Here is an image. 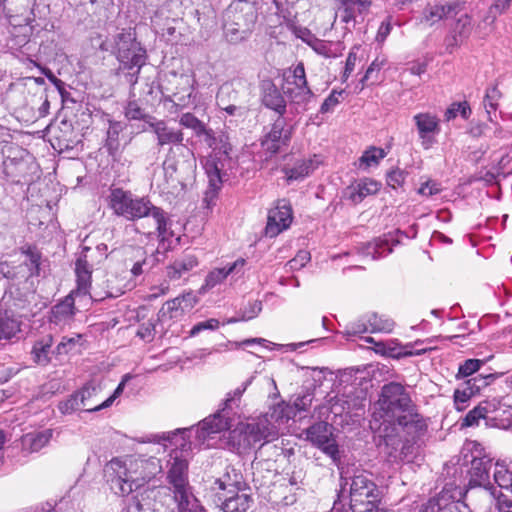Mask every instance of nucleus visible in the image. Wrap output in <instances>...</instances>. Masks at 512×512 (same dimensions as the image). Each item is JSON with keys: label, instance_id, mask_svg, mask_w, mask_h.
Wrapping results in <instances>:
<instances>
[{"label": "nucleus", "instance_id": "1", "mask_svg": "<svg viewBox=\"0 0 512 512\" xmlns=\"http://www.w3.org/2000/svg\"><path fill=\"white\" fill-rule=\"evenodd\" d=\"M108 206L115 215L128 221L152 217L155 230H149L145 235L148 239H156L164 250L171 248L174 238L175 241L179 240L171 229L172 222L168 214L155 206L148 197H139L130 191L115 188L108 196Z\"/></svg>", "mask_w": 512, "mask_h": 512}, {"label": "nucleus", "instance_id": "2", "mask_svg": "<svg viewBox=\"0 0 512 512\" xmlns=\"http://www.w3.org/2000/svg\"><path fill=\"white\" fill-rule=\"evenodd\" d=\"M373 418L375 421L382 420L383 423L390 425L398 424L407 429H414L415 432H421L426 428L424 419L415 411L409 393L397 382H390L382 387L379 399L375 403Z\"/></svg>", "mask_w": 512, "mask_h": 512}, {"label": "nucleus", "instance_id": "3", "mask_svg": "<svg viewBox=\"0 0 512 512\" xmlns=\"http://www.w3.org/2000/svg\"><path fill=\"white\" fill-rule=\"evenodd\" d=\"M162 465L155 457L114 458L104 468V475L111 489L119 495H128L151 481L162 472Z\"/></svg>", "mask_w": 512, "mask_h": 512}, {"label": "nucleus", "instance_id": "4", "mask_svg": "<svg viewBox=\"0 0 512 512\" xmlns=\"http://www.w3.org/2000/svg\"><path fill=\"white\" fill-rule=\"evenodd\" d=\"M154 440L158 443L168 441L176 446L170 452L167 461V481L171 485L174 500L193 495L188 483V461L183 455V452L190 448V444L186 442L180 430L155 435Z\"/></svg>", "mask_w": 512, "mask_h": 512}, {"label": "nucleus", "instance_id": "5", "mask_svg": "<svg viewBox=\"0 0 512 512\" xmlns=\"http://www.w3.org/2000/svg\"><path fill=\"white\" fill-rule=\"evenodd\" d=\"M93 251L89 247H84L75 263V273L77 277V289L67 295L61 302L54 305L51 309L50 322L58 326L69 325L76 313L75 297L85 296L91 286V275L93 265Z\"/></svg>", "mask_w": 512, "mask_h": 512}, {"label": "nucleus", "instance_id": "6", "mask_svg": "<svg viewBox=\"0 0 512 512\" xmlns=\"http://www.w3.org/2000/svg\"><path fill=\"white\" fill-rule=\"evenodd\" d=\"M197 167L193 151L186 145L172 146L162 164V180L157 185L163 191L177 188L193 176Z\"/></svg>", "mask_w": 512, "mask_h": 512}, {"label": "nucleus", "instance_id": "7", "mask_svg": "<svg viewBox=\"0 0 512 512\" xmlns=\"http://www.w3.org/2000/svg\"><path fill=\"white\" fill-rule=\"evenodd\" d=\"M113 53L120 63V70H128L127 81L131 86L136 85L142 66L146 63V50L136 40V34L131 29H123L114 37Z\"/></svg>", "mask_w": 512, "mask_h": 512}, {"label": "nucleus", "instance_id": "8", "mask_svg": "<svg viewBox=\"0 0 512 512\" xmlns=\"http://www.w3.org/2000/svg\"><path fill=\"white\" fill-rule=\"evenodd\" d=\"M278 438L274 424L269 423L268 417H258L246 423H239L231 432V440L238 449L247 450L255 444L270 442Z\"/></svg>", "mask_w": 512, "mask_h": 512}, {"label": "nucleus", "instance_id": "9", "mask_svg": "<svg viewBox=\"0 0 512 512\" xmlns=\"http://www.w3.org/2000/svg\"><path fill=\"white\" fill-rule=\"evenodd\" d=\"M349 486L348 497L351 506L354 507L358 504L367 505V510L372 511L375 504L379 501V490L377 485L372 479L364 472L355 474L351 481L349 478L341 474V490L338 498L345 497L346 487Z\"/></svg>", "mask_w": 512, "mask_h": 512}, {"label": "nucleus", "instance_id": "10", "mask_svg": "<svg viewBox=\"0 0 512 512\" xmlns=\"http://www.w3.org/2000/svg\"><path fill=\"white\" fill-rule=\"evenodd\" d=\"M292 136V127L287 125L284 117H277L270 130L261 140L262 150L266 153V158L272 157L287 147Z\"/></svg>", "mask_w": 512, "mask_h": 512}, {"label": "nucleus", "instance_id": "11", "mask_svg": "<svg viewBox=\"0 0 512 512\" xmlns=\"http://www.w3.org/2000/svg\"><path fill=\"white\" fill-rule=\"evenodd\" d=\"M131 379L129 374L123 376L122 381L119 383L114 393L108 397L105 401L97 404L95 397L100 392V386L94 382L85 384L80 390L76 391L80 404H82L83 411L95 412L107 408L112 405L114 400L121 395L124 390L126 382Z\"/></svg>", "mask_w": 512, "mask_h": 512}, {"label": "nucleus", "instance_id": "12", "mask_svg": "<svg viewBox=\"0 0 512 512\" xmlns=\"http://www.w3.org/2000/svg\"><path fill=\"white\" fill-rule=\"evenodd\" d=\"M306 438L334 462L339 459L338 445L332 438V426L327 422L320 421L310 426L306 430Z\"/></svg>", "mask_w": 512, "mask_h": 512}, {"label": "nucleus", "instance_id": "13", "mask_svg": "<svg viewBox=\"0 0 512 512\" xmlns=\"http://www.w3.org/2000/svg\"><path fill=\"white\" fill-rule=\"evenodd\" d=\"M174 82L176 84L175 90L168 94L162 92L163 101L171 103L170 112H178L192 103L194 81L189 76L181 74L179 76L174 75Z\"/></svg>", "mask_w": 512, "mask_h": 512}, {"label": "nucleus", "instance_id": "14", "mask_svg": "<svg viewBox=\"0 0 512 512\" xmlns=\"http://www.w3.org/2000/svg\"><path fill=\"white\" fill-rule=\"evenodd\" d=\"M394 321L388 317L371 313L363 316L347 326V334L356 335L366 332L390 333L394 328Z\"/></svg>", "mask_w": 512, "mask_h": 512}, {"label": "nucleus", "instance_id": "15", "mask_svg": "<svg viewBox=\"0 0 512 512\" xmlns=\"http://www.w3.org/2000/svg\"><path fill=\"white\" fill-rule=\"evenodd\" d=\"M413 121L417 128L421 146L428 150L435 143V137L440 132V120L439 118L429 112L418 113L413 116Z\"/></svg>", "mask_w": 512, "mask_h": 512}, {"label": "nucleus", "instance_id": "16", "mask_svg": "<svg viewBox=\"0 0 512 512\" xmlns=\"http://www.w3.org/2000/svg\"><path fill=\"white\" fill-rule=\"evenodd\" d=\"M292 222L291 207L284 201L279 202L275 208H272L268 214L266 225V235L275 237L283 230L287 229Z\"/></svg>", "mask_w": 512, "mask_h": 512}, {"label": "nucleus", "instance_id": "17", "mask_svg": "<svg viewBox=\"0 0 512 512\" xmlns=\"http://www.w3.org/2000/svg\"><path fill=\"white\" fill-rule=\"evenodd\" d=\"M464 0H453L429 6L424 11V20L430 25L449 17L456 16L464 10Z\"/></svg>", "mask_w": 512, "mask_h": 512}, {"label": "nucleus", "instance_id": "18", "mask_svg": "<svg viewBox=\"0 0 512 512\" xmlns=\"http://www.w3.org/2000/svg\"><path fill=\"white\" fill-rule=\"evenodd\" d=\"M219 499L221 500L220 508L223 512H246L253 502L245 489H229Z\"/></svg>", "mask_w": 512, "mask_h": 512}, {"label": "nucleus", "instance_id": "19", "mask_svg": "<svg viewBox=\"0 0 512 512\" xmlns=\"http://www.w3.org/2000/svg\"><path fill=\"white\" fill-rule=\"evenodd\" d=\"M462 497V490L457 487L446 486L443 490L426 504V512H444L449 510L454 503Z\"/></svg>", "mask_w": 512, "mask_h": 512}, {"label": "nucleus", "instance_id": "20", "mask_svg": "<svg viewBox=\"0 0 512 512\" xmlns=\"http://www.w3.org/2000/svg\"><path fill=\"white\" fill-rule=\"evenodd\" d=\"M381 184L370 178H362L352 183L345 190V197L354 204L362 202L367 196L375 195Z\"/></svg>", "mask_w": 512, "mask_h": 512}, {"label": "nucleus", "instance_id": "21", "mask_svg": "<svg viewBox=\"0 0 512 512\" xmlns=\"http://www.w3.org/2000/svg\"><path fill=\"white\" fill-rule=\"evenodd\" d=\"M229 428L227 417L222 412H217L212 416L201 421L195 431L196 437L200 442L213 434L220 433Z\"/></svg>", "mask_w": 512, "mask_h": 512}, {"label": "nucleus", "instance_id": "22", "mask_svg": "<svg viewBox=\"0 0 512 512\" xmlns=\"http://www.w3.org/2000/svg\"><path fill=\"white\" fill-rule=\"evenodd\" d=\"M492 466L491 460L483 457V458H474L471 462L470 469V487L483 486L484 492L490 495L491 488L495 489L493 486L486 487V484H489V470Z\"/></svg>", "mask_w": 512, "mask_h": 512}, {"label": "nucleus", "instance_id": "23", "mask_svg": "<svg viewBox=\"0 0 512 512\" xmlns=\"http://www.w3.org/2000/svg\"><path fill=\"white\" fill-rule=\"evenodd\" d=\"M244 264L245 260L240 258L226 267L213 269L206 276L205 283L199 289V293L204 294L208 290L222 283L228 275L234 272H239V270L243 268Z\"/></svg>", "mask_w": 512, "mask_h": 512}, {"label": "nucleus", "instance_id": "24", "mask_svg": "<svg viewBox=\"0 0 512 512\" xmlns=\"http://www.w3.org/2000/svg\"><path fill=\"white\" fill-rule=\"evenodd\" d=\"M149 124L157 136V144L159 146L166 144H174V146L183 145L184 135L181 130L168 127L164 121H155Z\"/></svg>", "mask_w": 512, "mask_h": 512}, {"label": "nucleus", "instance_id": "25", "mask_svg": "<svg viewBox=\"0 0 512 512\" xmlns=\"http://www.w3.org/2000/svg\"><path fill=\"white\" fill-rule=\"evenodd\" d=\"M250 22L243 19L242 15H233V22H226L224 33L227 40L231 43H237L246 39L251 31Z\"/></svg>", "mask_w": 512, "mask_h": 512}, {"label": "nucleus", "instance_id": "26", "mask_svg": "<svg viewBox=\"0 0 512 512\" xmlns=\"http://www.w3.org/2000/svg\"><path fill=\"white\" fill-rule=\"evenodd\" d=\"M197 266L198 260L194 255H183L167 267V277L173 281L179 280Z\"/></svg>", "mask_w": 512, "mask_h": 512}, {"label": "nucleus", "instance_id": "27", "mask_svg": "<svg viewBox=\"0 0 512 512\" xmlns=\"http://www.w3.org/2000/svg\"><path fill=\"white\" fill-rule=\"evenodd\" d=\"M340 6L337 15L341 21L349 24L355 22L356 11L363 13L371 4L370 0H339Z\"/></svg>", "mask_w": 512, "mask_h": 512}, {"label": "nucleus", "instance_id": "28", "mask_svg": "<svg viewBox=\"0 0 512 512\" xmlns=\"http://www.w3.org/2000/svg\"><path fill=\"white\" fill-rule=\"evenodd\" d=\"M53 344V337L51 335H45L35 341L32 347L33 361L40 366H47L51 361V347Z\"/></svg>", "mask_w": 512, "mask_h": 512}, {"label": "nucleus", "instance_id": "29", "mask_svg": "<svg viewBox=\"0 0 512 512\" xmlns=\"http://www.w3.org/2000/svg\"><path fill=\"white\" fill-rule=\"evenodd\" d=\"M262 417H268L269 423L274 424L275 428L279 432V426L287 423L291 418L295 417L294 408L282 401L273 407L263 415Z\"/></svg>", "mask_w": 512, "mask_h": 512}, {"label": "nucleus", "instance_id": "30", "mask_svg": "<svg viewBox=\"0 0 512 512\" xmlns=\"http://www.w3.org/2000/svg\"><path fill=\"white\" fill-rule=\"evenodd\" d=\"M262 102L267 108L276 111L279 114L278 117H283L286 111L285 100L280 91L273 84H269L265 89Z\"/></svg>", "mask_w": 512, "mask_h": 512}, {"label": "nucleus", "instance_id": "31", "mask_svg": "<svg viewBox=\"0 0 512 512\" xmlns=\"http://www.w3.org/2000/svg\"><path fill=\"white\" fill-rule=\"evenodd\" d=\"M203 167L207 174L209 185L213 191L220 188L222 183L221 171L223 164L218 161L216 155L207 157L203 162Z\"/></svg>", "mask_w": 512, "mask_h": 512}, {"label": "nucleus", "instance_id": "32", "mask_svg": "<svg viewBox=\"0 0 512 512\" xmlns=\"http://www.w3.org/2000/svg\"><path fill=\"white\" fill-rule=\"evenodd\" d=\"M359 251L363 256L377 260L389 255L392 252V247L389 245L388 240L378 239L363 244Z\"/></svg>", "mask_w": 512, "mask_h": 512}, {"label": "nucleus", "instance_id": "33", "mask_svg": "<svg viewBox=\"0 0 512 512\" xmlns=\"http://www.w3.org/2000/svg\"><path fill=\"white\" fill-rule=\"evenodd\" d=\"M330 410L335 415L342 413H351L353 410L363 408V405L357 399H350V396H335L329 400Z\"/></svg>", "mask_w": 512, "mask_h": 512}, {"label": "nucleus", "instance_id": "34", "mask_svg": "<svg viewBox=\"0 0 512 512\" xmlns=\"http://www.w3.org/2000/svg\"><path fill=\"white\" fill-rule=\"evenodd\" d=\"M215 483L218 484L219 488L224 491H227L229 489H245V483L243 481L242 474L233 467L228 468L223 477L217 479Z\"/></svg>", "mask_w": 512, "mask_h": 512}, {"label": "nucleus", "instance_id": "35", "mask_svg": "<svg viewBox=\"0 0 512 512\" xmlns=\"http://www.w3.org/2000/svg\"><path fill=\"white\" fill-rule=\"evenodd\" d=\"M52 435L53 432L51 429L26 434L23 438V445L27 447L30 452H38L48 444Z\"/></svg>", "mask_w": 512, "mask_h": 512}, {"label": "nucleus", "instance_id": "36", "mask_svg": "<svg viewBox=\"0 0 512 512\" xmlns=\"http://www.w3.org/2000/svg\"><path fill=\"white\" fill-rule=\"evenodd\" d=\"M494 480L500 488L512 493V464L505 461L496 462Z\"/></svg>", "mask_w": 512, "mask_h": 512}, {"label": "nucleus", "instance_id": "37", "mask_svg": "<svg viewBox=\"0 0 512 512\" xmlns=\"http://www.w3.org/2000/svg\"><path fill=\"white\" fill-rule=\"evenodd\" d=\"M501 97L502 93L497 88V86L487 88L483 99V106L490 122H495L497 118V109L499 105L498 102Z\"/></svg>", "mask_w": 512, "mask_h": 512}, {"label": "nucleus", "instance_id": "38", "mask_svg": "<svg viewBox=\"0 0 512 512\" xmlns=\"http://www.w3.org/2000/svg\"><path fill=\"white\" fill-rule=\"evenodd\" d=\"M126 276L119 279L117 275H111L107 279V290L104 297L117 298L133 287V284L126 280Z\"/></svg>", "mask_w": 512, "mask_h": 512}, {"label": "nucleus", "instance_id": "39", "mask_svg": "<svg viewBox=\"0 0 512 512\" xmlns=\"http://www.w3.org/2000/svg\"><path fill=\"white\" fill-rule=\"evenodd\" d=\"M179 124L184 128L191 129L198 137L210 135V131L206 128L205 124L192 113H183L179 118Z\"/></svg>", "mask_w": 512, "mask_h": 512}, {"label": "nucleus", "instance_id": "40", "mask_svg": "<svg viewBox=\"0 0 512 512\" xmlns=\"http://www.w3.org/2000/svg\"><path fill=\"white\" fill-rule=\"evenodd\" d=\"M476 394L463 382L454 391L453 402L457 411H463L469 406V402Z\"/></svg>", "mask_w": 512, "mask_h": 512}, {"label": "nucleus", "instance_id": "41", "mask_svg": "<svg viewBox=\"0 0 512 512\" xmlns=\"http://www.w3.org/2000/svg\"><path fill=\"white\" fill-rule=\"evenodd\" d=\"M375 351L382 355H386L392 358L399 359L405 356H411L414 353L411 351H405L403 347L399 346L394 342H377L375 343Z\"/></svg>", "mask_w": 512, "mask_h": 512}, {"label": "nucleus", "instance_id": "42", "mask_svg": "<svg viewBox=\"0 0 512 512\" xmlns=\"http://www.w3.org/2000/svg\"><path fill=\"white\" fill-rule=\"evenodd\" d=\"M123 131V125L121 122H110L107 130L106 147L110 154H115L119 151V135Z\"/></svg>", "mask_w": 512, "mask_h": 512}, {"label": "nucleus", "instance_id": "43", "mask_svg": "<svg viewBox=\"0 0 512 512\" xmlns=\"http://www.w3.org/2000/svg\"><path fill=\"white\" fill-rule=\"evenodd\" d=\"M313 160H302L297 162L294 167L286 170L288 180H299L309 175L314 169Z\"/></svg>", "mask_w": 512, "mask_h": 512}, {"label": "nucleus", "instance_id": "44", "mask_svg": "<svg viewBox=\"0 0 512 512\" xmlns=\"http://www.w3.org/2000/svg\"><path fill=\"white\" fill-rule=\"evenodd\" d=\"M472 29H473V25H472V19L471 17L468 15V14H463L461 15L456 23H455V26H454V40L456 42L458 41H463L464 39H467L471 32H472Z\"/></svg>", "mask_w": 512, "mask_h": 512}, {"label": "nucleus", "instance_id": "45", "mask_svg": "<svg viewBox=\"0 0 512 512\" xmlns=\"http://www.w3.org/2000/svg\"><path fill=\"white\" fill-rule=\"evenodd\" d=\"M24 260L22 263L27 265V271L30 272L33 276H38L40 271V253L33 248H28L26 251H23Z\"/></svg>", "mask_w": 512, "mask_h": 512}, {"label": "nucleus", "instance_id": "46", "mask_svg": "<svg viewBox=\"0 0 512 512\" xmlns=\"http://www.w3.org/2000/svg\"><path fill=\"white\" fill-rule=\"evenodd\" d=\"M286 94H288L291 101L297 105L303 106L308 103V101L313 96L312 91L309 87L304 88H292V87H286Z\"/></svg>", "mask_w": 512, "mask_h": 512}, {"label": "nucleus", "instance_id": "47", "mask_svg": "<svg viewBox=\"0 0 512 512\" xmlns=\"http://www.w3.org/2000/svg\"><path fill=\"white\" fill-rule=\"evenodd\" d=\"M458 113L465 120L470 117L471 108H470L468 102L464 101V102L452 103L444 114L445 120L450 121V120L454 119Z\"/></svg>", "mask_w": 512, "mask_h": 512}, {"label": "nucleus", "instance_id": "48", "mask_svg": "<svg viewBox=\"0 0 512 512\" xmlns=\"http://www.w3.org/2000/svg\"><path fill=\"white\" fill-rule=\"evenodd\" d=\"M25 163L15 158H8L4 161V172L13 181H20V177L23 174Z\"/></svg>", "mask_w": 512, "mask_h": 512}, {"label": "nucleus", "instance_id": "49", "mask_svg": "<svg viewBox=\"0 0 512 512\" xmlns=\"http://www.w3.org/2000/svg\"><path fill=\"white\" fill-rule=\"evenodd\" d=\"M179 512H206L205 508L200 504L194 495H188L183 499L175 501Z\"/></svg>", "mask_w": 512, "mask_h": 512}, {"label": "nucleus", "instance_id": "50", "mask_svg": "<svg viewBox=\"0 0 512 512\" xmlns=\"http://www.w3.org/2000/svg\"><path fill=\"white\" fill-rule=\"evenodd\" d=\"M58 410L63 415H69L76 411L83 410L82 404H80L79 397L76 392L71 394L68 398L58 403Z\"/></svg>", "mask_w": 512, "mask_h": 512}, {"label": "nucleus", "instance_id": "51", "mask_svg": "<svg viewBox=\"0 0 512 512\" xmlns=\"http://www.w3.org/2000/svg\"><path fill=\"white\" fill-rule=\"evenodd\" d=\"M488 412L487 405L480 403L467 413L463 419L462 426L471 427L478 425L479 420L485 418Z\"/></svg>", "mask_w": 512, "mask_h": 512}, {"label": "nucleus", "instance_id": "52", "mask_svg": "<svg viewBox=\"0 0 512 512\" xmlns=\"http://www.w3.org/2000/svg\"><path fill=\"white\" fill-rule=\"evenodd\" d=\"M291 85H293V88L296 89L300 87H308L305 69L302 63L297 64L293 69L291 77L287 78V87H291Z\"/></svg>", "mask_w": 512, "mask_h": 512}, {"label": "nucleus", "instance_id": "53", "mask_svg": "<svg viewBox=\"0 0 512 512\" xmlns=\"http://www.w3.org/2000/svg\"><path fill=\"white\" fill-rule=\"evenodd\" d=\"M125 117L129 120H144L148 123H150L148 119L151 118L135 100H131L127 103L125 107Z\"/></svg>", "mask_w": 512, "mask_h": 512}, {"label": "nucleus", "instance_id": "54", "mask_svg": "<svg viewBox=\"0 0 512 512\" xmlns=\"http://www.w3.org/2000/svg\"><path fill=\"white\" fill-rule=\"evenodd\" d=\"M314 399V390L307 389L302 394L297 395L295 398L293 405H291L294 408L295 414L297 412L301 411H307Z\"/></svg>", "mask_w": 512, "mask_h": 512}, {"label": "nucleus", "instance_id": "55", "mask_svg": "<svg viewBox=\"0 0 512 512\" xmlns=\"http://www.w3.org/2000/svg\"><path fill=\"white\" fill-rule=\"evenodd\" d=\"M386 156V153L381 148L371 147L366 150L360 158L361 164H365L367 167L377 165L381 159Z\"/></svg>", "mask_w": 512, "mask_h": 512}, {"label": "nucleus", "instance_id": "56", "mask_svg": "<svg viewBox=\"0 0 512 512\" xmlns=\"http://www.w3.org/2000/svg\"><path fill=\"white\" fill-rule=\"evenodd\" d=\"M483 361L479 359H468L459 366L456 378H466L477 372L483 365Z\"/></svg>", "mask_w": 512, "mask_h": 512}, {"label": "nucleus", "instance_id": "57", "mask_svg": "<svg viewBox=\"0 0 512 512\" xmlns=\"http://www.w3.org/2000/svg\"><path fill=\"white\" fill-rule=\"evenodd\" d=\"M493 375H482L479 374L465 381V384L468 385L471 390L477 395L481 389L488 386L490 382L493 380Z\"/></svg>", "mask_w": 512, "mask_h": 512}, {"label": "nucleus", "instance_id": "58", "mask_svg": "<svg viewBox=\"0 0 512 512\" xmlns=\"http://www.w3.org/2000/svg\"><path fill=\"white\" fill-rule=\"evenodd\" d=\"M81 336L76 335L75 337H63L61 342L57 345L54 353L56 355H66L74 350L80 340Z\"/></svg>", "mask_w": 512, "mask_h": 512}, {"label": "nucleus", "instance_id": "59", "mask_svg": "<svg viewBox=\"0 0 512 512\" xmlns=\"http://www.w3.org/2000/svg\"><path fill=\"white\" fill-rule=\"evenodd\" d=\"M344 91L333 90L320 107L321 113H329L340 103Z\"/></svg>", "mask_w": 512, "mask_h": 512}, {"label": "nucleus", "instance_id": "60", "mask_svg": "<svg viewBox=\"0 0 512 512\" xmlns=\"http://www.w3.org/2000/svg\"><path fill=\"white\" fill-rule=\"evenodd\" d=\"M231 92V87L229 85H223L217 95H216V103L217 105L223 109L229 115H234L237 107L235 105H226L225 106V96Z\"/></svg>", "mask_w": 512, "mask_h": 512}, {"label": "nucleus", "instance_id": "61", "mask_svg": "<svg viewBox=\"0 0 512 512\" xmlns=\"http://www.w3.org/2000/svg\"><path fill=\"white\" fill-rule=\"evenodd\" d=\"M155 325V320L153 319L143 322L138 328L137 336L146 342L152 341L155 335Z\"/></svg>", "mask_w": 512, "mask_h": 512}, {"label": "nucleus", "instance_id": "62", "mask_svg": "<svg viewBox=\"0 0 512 512\" xmlns=\"http://www.w3.org/2000/svg\"><path fill=\"white\" fill-rule=\"evenodd\" d=\"M490 497L496 500L499 512H512V501L508 500L505 495L497 493L496 489L491 488Z\"/></svg>", "mask_w": 512, "mask_h": 512}, {"label": "nucleus", "instance_id": "63", "mask_svg": "<svg viewBox=\"0 0 512 512\" xmlns=\"http://www.w3.org/2000/svg\"><path fill=\"white\" fill-rule=\"evenodd\" d=\"M219 327V321L215 318L208 319L203 322L195 324L190 330V336H196L204 330H216Z\"/></svg>", "mask_w": 512, "mask_h": 512}, {"label": "nucleus", "instance_id": "64", "mask_svg": "<svg viewBox=\"0 0 512 512\" xmlns=\"http://www.w3.org/2000/svg\"><path fill=\"white\" fill-rule=\"evenodd\" d=\"M310 261V254L307 251H299L298 254L291 259L287 266L290 270H299L304 267Z\"/></svg>", "mask_w": 512, "mask_h": 512}]
</instances>
